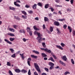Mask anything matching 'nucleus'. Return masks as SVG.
Instances as JSON below:
<instances>
[{
  "label": "nucleus",
  "mask_w": 75,
  "mask_h": 75,
  "mask_svg": "<svg viewBox=\"0 0 75 75\" xmlns=\"http://www.w3.org/2000/svg\"><path fill=\"white\" fill-rule=\"evenodd\" d=\"M55 1L57 3H59L60 2V0H55Z\"/></svg>",
  "instance_id": "obj_51"
},
{
  "label": "nucleus",
  "mask_w": 75,
  "mask_h": 75,
  "mask_svg": "<svg viewBox=\"0 0 75 75\" xmlns=\"http://www.w3.org/2000/svg\"><path fill=\"white\" fill-rule=\"evenodd\" d=\"M4 40L5 41V42H6L8 43V44H12V43H11V42L8 41V40L7 39H5Z\"/></svg>",
  "instance_id": "obj_6"
},
{
  "label": "nucleus",
  "mask_w": 75,
  "mask_h": 75,
  "mask_svg": "<svg viewBox=\"0 0 75 75\" xmlns=\"http://www.w3.org/2000/svg\"><path fill=\"white\" fill-rule=\"evenodd\" d=\"M9 30L11 31H12V32H14V30L13 28H9Z\"/></svg>",
  "instance_id": "obj_30"
},
{
  "label": "nucleus",
  "mask_w": 75,
  "mask_h": 75,
  "mask_svg": "<svg viewBox=\"0 0 75 75\" xmlns=\"http://www.w3.org/2000/svg\"><path fill=\"white\" fill-rule=\"evenodd\" d=\"M65 18L60 19L58 20V21H65Z\"/></svg>",
  "instance_id": "obj_39"
},
{
  "label": "nucleus",
  "mask_w": 75,
  "mask_h": 75,
  "mask_svg": "<svg viewBox=\"0 0 75 75\" xmlns=\"http://www.w3.org/2000/svg\"><path fill=\"white\" fill-rule=\"evenodd\" d=\"M71 63H72V64H73V65H74V64H75V62H74V61L73 59H71Z\"/></svg>",
  "instance_id": "obj_32"
},
{
  "label": "nucleus",
  "mask_w": 75,
  "mask_h": 75,
  "mask_svg": "<svg viewBox=\"0 0 75 75\" xmlns=\"http://www.w3.org/2000/svg\"><path fill=\"white\" fill-rule=\"evenodd\" d=\"M22 32L24 34H25V30L24 29H22Z\"/></svg>",
  "instance_id": "obj_62"
},
{
  "label": "nucleus",
  "mask_w": 75,
  "mask_h": 75,
  "mask_svg": "<svg viewBox=\"0 0 75 75\" xmlns=\"http://www.w3.org/2000/svg\"><path fill=\"white\" fill-rule=\"evenodd\" d=\"M23 41L24 42H26V41L27 40H28V39H26L25 38H23Z\"/></svg>",
  "instance_id": "obj_50"
},
{
  "label": "nucleus",
  "mask_w": 75,
  "mask_h": 75,
  "mask_svg": "<svg viewBox=\"0 0 75 75\" xmlns=\"http://www.w3.org/2000/svg\"><path fill=\"white\" fill-rule=\"evenodd\" d=\"M42 55L43 57H47V55L45 54L44 53H42Z\"/></svg>",
  "instance_id": "obj_19"
},
{
  "label": "nucleus",
  "mask_w": 75,
  "mask_h": 75,
  "mask_svg": "<svg viewBox=\"0 0 75 75\" xmlns=\"http://www.w3.org/2000/svg\"><path fill=\"white\" fill-rule=\"evenodd\" d=\"M22 17L24 19H27V16H24V15H22Z\"/></svg>",
  "instance_id": "obj_36"
},
{
  "label": "nucleus",
  "mask_w": 75,
  "mask_h": 75,
  "mask_svg": "<svg viewBox=\"0 0 75 75\" xmlns=\"http://www.w3.org/2000/svg\"><path fill=\"white\" fill-rule=\"evenodd\" d=\"M13 28H14L16 29V28L17 27V25H13Z\"/></svg>",
  "instance_id": "obj_60"
},
{
  "label": "nucleus",
  "mask_w": 75,
  "mask_h": 75,
  "mask_svg": "<svg viewBox=\"0 0 75 75\" xmlns=\"http://www.w3.org/2000/svg\"><path fill=\"white\" fill-rule=\"evenodd\" d=\"M25 7H26L27 8H30V6L28 5H26L25 6Z\"/></svg>",
  "instance_id": "obj_43"
},
{
  "label": "nucleus",
  "mask_w": 75,
  "mask_h": 75,
  "mask_svg": "<svg viewBox=\"0 0 75 75\" xmlns=\"http://www.w3.org/2000/svg\"><path fill=\"white\" fill-rule=\"evenodd\" d=\"M61 45L62 47H65V44L63 43H61Z\"/></svg>",
  "instance_id": "obj_33"
},
{
  "label": "nucleus",
  "mask_w": 75,
  "mask_h": 75,
  "mask_svg": "<svg viewBox=\"0 0 75 75\" xmlns=\"http://www.w3.org/2000/svg\"><path fill=\"white\" fill-rule=\"evenodd\" d=\"M11 57H12V58H15L16 57V54H14L11 56Z\"/></svg>",
  "instance_id": "obj_45"
},
{
  "label": "nucleus",
  "mask_w": 75,
  "mask_h": 75,
  "mask_svg": "<svg viewBox=\"0 0 75 75\" xmlns=\"http://www.w3.org/2000/svg\"><path fill=\"white\" fill-rule=\"evenodd\" d=\"M65 18L60 19L58 20V21H65Z\"/></svg>",
  "instance_id": "obj_38"
},
{
  "label": "nucleus",
  "mask_w": 75,
  "mask_h": 75,
  "mask_svg": "<svg viewBox=\"0 0 75 75\" xmlns=\"http://www.w3.org/2000/svg\"><path fill=\"white\" fill-rule=\"evenodd\" d=\"M28 74V75H31V71H30V69L29 70Z\"/></svg>",
  "instance_id": "obj_49"
},
{
  "label": "nucleus",
  "mask_w": 75,
  "mask_h": 75,
  "mask_svg": "<svg viewBox=\"0 0 75 75\" xmlns=\"http://www.w3.org/2000/svg\"><path fill=\"white\" fill-rule=\"evenodd\" d=\"M30 62H31L30 61H28V64L30 66H31V65L30 64Z\"/></svg>",
  "instance_id": "obj_42"
},
{
  "label": "nucleus",
  "mask_w": 75,
  "mask_h": 75,
  "mask_svg": "<svg viewBox=\"0 0 75 75\" xmlns=\"http://www.w3.org/2000/svg\"><path fill=\"white\" fill-rule=\"evenodd\" d=\"M49 17H51V16H52V14L51 13H50V14L48 15Z\"/></svg>",
  "instance_id": "obj_63"
},
{
  "label": "nucleus",
  "mask_w": 75,
  "mask_h": 75,
  "mask_svg": "<svg viewBox=\"0 0 75 75\" xmlns=\"http://www.w3.org/2000/svg\"><path fill=\"white\" fill-rule=\"evenodd\" d=\"M59 62L60 64H62V65H64V66H65V64L62 61H61V60H60L59 61Z\"/></svg>",
  "instance_id": "obj_12"
},
{
  "label": "nucleus",
  "mask_w": 75,
  "mask_h": 75,
  "mask_svg": "<svg viewBox=\"0 0 75 75\" xmlns=\"http://www.w3.org/2000/svg\"><path fill=\"white\" fill-rule=\"evenodd\" d=\"M21 12L25 16H26L27 15V13L26 12L24 11H22Z\"/></svg>",
  "instance_id": "obj_24"
},
{
  "label": "nucleus",
  "mask_w": 75,
  "mask_h": 75,
  "mask_svg": "<svg viewBox=\"0 0 75 75\" xmlns=\"http://www.w3.org/2000/svg\"><path fill=\"white\" fill-rule=\"evenodd\" d=\"M54 25L56 26H59V23L58 21H55L54 23Z\"/></svg>",
  "instance_id": "obj_4"
},
{
  "label": "nucleus",
  "mask_w": 75,
  "mask_h": 75,
  "mask_svg": "<svg viewBox=\"0 0 75 75\" xmlns=\"http://www.w3.org/2000/svg\"><path fill=\"white\" fill-rule=\"evenodd\" d=\"M28 12L29 14H33V12L32 10H30L29 11H28Z\"/></svg>",
  "instance_id": "obj_47"
},
{
  "label": "nucleus",
  "mask_w": 75,
  "mask_h": 75,
  "mask_svg": "<svg viewBox=\"0 0 75 75\" xmlns=\"http://www.w3.org/2000/svg\"><path fill=\"white\" fill-rule=\"evenodd\" d=\"M56 47L57 48H58L59 50H64L63 48L60 45H56Z\"/></svg>",
  "instance_id": "obj_5"
},
{
  "label": "nucleus",
  "mask_w": 75,
  "mask_h": 75,
  "mask_svg": "<svg viewBox=\"0 0 75 75\" xmlns=\"http://www.w3.org/2000/svg\"><path fill=\"white\" fill-rule=\"evenodd\" d=\"M7 66H9V67H11V63H10L9 62H7Z\"/></svg>",
  "instance_id": "obj_28"
},
{
  "label": "nucleus",
  "mask_w": 75,
  "mask_h": 75,
  "mask_svg": "<svg viewBox=\"0 0 75 75\" xmlns=\"http://www.w3.org/2000/svg\"><path fill=\"white\" fill-rule=\"evenodd\" d=\"M55 7H62V6H59V5H55Z\"/></svg>",
  "instance_id": "obj_46"
},
{
  "label": "nucleus",
  "mask_w": 75,
  "mask_h": 75,
  "mask_svg": "<svg viewBox=\"0 0 75 75\" xmlns=\"http://www.w3.org/2000/svg\"><path fill=\"white\" fill-rule=\"evenodd\" d=\"M43 30L45 29V24H43L42 26Z\"/></svg>",
  "instance_id": "obj_56"
},
{
  "label": "nucleus",
  "mask_w": 75,
  "mask_h": 75,
  "mask_svg": "<svg viewBox=\"0 0 75 75\" xmlns=\"http://www.w3.org/2000/svg\"><path fill=\"white\" fill-rule=\"evenodd\" d=\"M34 64L35 65V68H36V69L37 71H38L39 72H40V73H41V70H40V69L39 68V67L38 65V64L35 63H34Z\"/></svg>",
  "instance_id": "obj_1"
},
{
  "label": "nucleus",
  "mask_w": 75,
  "mask_h": 75,
  "mask_svg": "<svg viewBox=\"0 0 75 75\" xmlns=\"http://www.w3.org/2000/svg\"><path fill=\"white\" fill-rule=\"evenodd\" d=\"M41 50H44L45 51H46V52H48V53H51V51L50 50H49L47 48L44 49V48H41Z\"/></svg>",
  "instance_id": "obj_2"
},
{
  "label": "nucleus",
  "mask_w": 75,
  "mask_h": 75,
  "mask_svg": "<svg viewBox=\"0 0 75 75\" xmlns=\"http://www.w3.org/2000/svg\"><path fill=\"white\" fill-rule=\"evenodd\" d=\"M17 3H19V0H16V2H14V4L15 6H17L18 7H19V4H17Z\"/></svg>",
  "instance_id": "obj_3"
},
{
  "label": "nucleus",
  "mask_w": 75,
  "mask_h": 75,
  "mask_svg": "<svg viewBox=\"0 0 75 75\" xmlns=\"http://www.w3.org/2000/svg\"><path fill=\"white\" fill-rule=\"evenodd\" d=\"M49 9H51V11H52V12H53L54 10V9L52 7H50L49 8Z\"/></svg>",
  "instance_id": "obj_44"
},
{
  "label": "nucleus",
  "mask_w": 75,
  "mask_h": 75,
  "mask_svg": "<svg viewBox=\"0 0 75 75\" xmlns=\"http://www.w3.org/2000/svg\"><path fill=\"white\" fill-rule=\"evenodd\" d=\"M54 68V66H52L50 67V69L51 70L52 69Z\"/></svg>",
  "instance_id": "obj_48"
},
{
  "label": "nucleus",
  "mask_w": 75,
  "mask_h": 75,
  "mask_svg": "<svg viewBox=\"0 0 75 75\" xmlns=\"http://www.w3.org/2000/svg\"><path fill=\"white\" fill-rule=\"evenodd\" d=\"M15 18H16L17 20H18V17H16V16H14Z\"/></svg>",
  "instance_id": "obj_64"
},
{
  "label": "nucleus",
  "mask_w": 75,
  "mask_h": 75,
  "mask_svg": "<svg viewBox=\"0 0 75 75\" xmlns=\"http://www.w3.org/2000/svg\"><path fill=\"white\" fill-rule=\"evenodd\" d=\"M27 32H30V31L31 30V28H30L29 27H27Z\"/></svg>",
  "instance_id": "obj_22"
},
{
  "label": "nucleus",
  "mask_w": 75,
  "mask_h": 75,
  "mask_svg": "<svg viewBox=\"0 0 75 75\" xmlns=\"http://www.w3.org/2000/svg\"><path fill=\"white\" fill-rule=\"evenodd\" d=\"M42 45L44 48H45V42L42 43Z\"/></svg>",
  "instance_id": "obj_41"
},
{
  "label": "nucleus",
  "mask_w": 75,
  "mask_h": 75,
  "mask_svg": "<svg viewBox=\"0 0 75 75\" xmlns=\"http://www.w3.org/2000/svg\"><path fill=\"white\" fill-rule=\"evenodd\" d=\"M38 6H40V7H42V4L41 2H39L37 4Z\"/></svg>",
  "instance_id": "obj_18"
},
{
  "label": "nucleus",
  "mask_w": 75,
  "mask_h": 75,
  "mask_svg": "<svg viewBox=\"0 0 75 75\" xmlns=\"http://www.w3.org/2000/svg\"><path fill=\"white\" fill-rule=\"evenodd\" d=\"M42 41V39H39L38 40V42L39 43H41V41Z\"/></svg>",
  "instance_id": "obj_52"
},
{
  "label": "nucleus",
  "mask_w": 75,
  "mask_h": 75,
  "mask_svg": "<svg viewBox=\"0 0 75 75\" xmlns=\"http://www.w3.org/2000/svg\"><path fill=\"white\" fill-rule=\"evenodd\" d=\"M68 29L69 30V32L71 33H72V28H71V27L69 26H68Z\"/></svg>",
  "instance_id": "obj_14"
},
{
  "label": "nucleus",
  "mask_w": 75,
  "mask_h": 75,
  "mask_svg": "<svg viewBox=\"0 0 75 75\" xmlns=\"http://www.w3.org/2000/svg\"><path fill=\"white\" fill-rule=\"evenodd\" d=\"M70 2L71 3V4H72L74 3V0H71Z\"/></svg>",
  "instance_id": "obj_61"
},
{
  "label": "nucleus",
  "mask_w": 75,
  "mask_h": 75,
  "mask_svg": "<svg viewBox=\"0 0 75 75\" xmlns=\"http://www.w3.org/2000/svg\"><path fill=\"white\" fill-rule=\"evenodd\" d=\"M37 34L38 36L37 38H40V37H41V34L40 33L38 32Z\"/></svg>",
  "instance_id": "obj_25"
},
{
  "label": "nucleus",
  "mask_w": 75,
  "mask_h": 75,
  "mask_svg": "<svg viewBox=\"0 0 75 75\" xmlns=\"http://www.w3.org/2000/svg\"><path fill=\"white\" fill-rule=\"evenodd\" d=\"M15 71L17 73H19V69H16L15 70Z\"/></svg>",
  "instance_id": "obj_29"
},
{
  "label": "nucleus",
  "mask_w": 75,
  "mask_h": 75,
  "mask_svg": "<svg viewBox=\"0 0 75 75\" xmlns=\"http://www.w3.org/2000/svg\"><path fill=\"white\" fill-rule=\"evenodd\" d=\"M21 72L23 74H25L27 72V71L25 70H24V69H23L21 70Z\"/></svg>",
  "instance_id": "obj_8"
},
{
  "label": "nucleus",
  "mask_w": 75,
  "mask_h": 75,
  "mask_svg": "<svg viewBox=\"0 0 75 75\" xmlns=\"http://www.w3.org/2000/svg\"><path fill=\"white\" fill-rule=\"evenodd\" d=\"M70 74V73L68 71H67L65 72L64 73V74L65 75H67V74Z\"/></svg>",
  "instance_id": "obj_34"
},
{
  "label": "nucleus",
  "mask_w": 75,
  "mask_h": 75,
  "mask_svg": "<svg viewBox=\"0 0 75 75\" xmlns=\"http://www.w3.org/2000/svg\"><path fill=\"white\" fill-rule=\"evenodd\" d=\"M34 75H38V74L36 71L34 72Z\"/></svg>",
  "instance_id": "obj_59"
},
{
  "label": "nucleus",
  "mask_w": 75,
  "mask_h": 75,
  "mask_svg": "<svg viewBox=\"0 0 75 75\" xmlns=\"http://www.w3.org/2000/svg\"><path fill=\"white\" fill-rule=\"evenodd\" d=\"M49 65L50 66H54V64L51 62H49Z\"/></svg>",
  "instance_id": "obj_16"
},
{
  "label": "nucleus",
  "mask_w": 75,
  "mask_h": 75,
  "mask_svg": "<svg viewBox=\"0 0 75 75\" xmlns=\"http://www.w3.org/2000/svg\"><path fill=\"white\" fill-rule=\"evenodd\" d=\"M33 28L35 30H36V31H38L39 30V29L38 28L36 27V26H34L33 27Z\"/></svg>",
  "instance_id": "obj_23"
},
{
  "label": "nucleus",
  "mask_w": 75,
  "mask_h": 75,
  "mask_svg": "<svg viewBox=\"0 0 75 75\" xmlns=\"http://www.w3.org/2000/svg\"><path fill=\"white\" fill-rule=\"evenodd\" d=\"M10 50L11 51V53H14V50H13V49L11 48V49H10Z\"/></svg>",
  "instance_id": "obj_37"
},
{
  "label": "nucleus",
  "mask_w": 75,
  "mask_h": 75,
  "mask_svg": "<svg viewBox=\"0 0 75 75\" xmlns=\"http://www.w3.org/2000/svg\"><path fill=\"white\" fill-rule=\"evenodd\" d=\"M33 52H34V53H35V54H40L39 52H38V51L33 50Z\"/></svg>",
  "instance_id": "obj_15"
},
{
  "label": "nucleus",
  "mask_w": 75,
  "mask_h": 75,
  "mask_svg": "<svg viewBox=\"0 0 75 75\" xmlns=\"http://www.w3.org/2000/svg\"><path fill=\"white\" fill-rule=\"evenodd\" d=\"M62 59L63 61H66L67 60V57H66V55H64L63 56V58H62Z\"/></svg>",
  "instance_id": "obj_7"
},
{
  "label": "nucleus",
  "mask_w": 75,
  "mask_h": 75,
  "mask_svg": "<svg viewBox=\"0 0 75 75\" xmlns=\"http://www.w3.org/2000/svg\"><path fill=\"white\" fill-rule=\"evenodd\" d=\"M72 34L73 36H74V35H75V31H73Z\"/></svg>",
  "instance_id": "obj_58"
},
{
  "label": "nucleus",
  "mask_w": 75,
  "mask_h": 75,
  "mask_svg": "<svg viewBox=\"0 0 75 75\" xmlns=\"http://www.w3.org/2000/svg\"><path fill=\"white\" fill-rule=\"evenodd\" d=\"M49 20V19H48V18H47V17H44V21L45 22L48 21Z\"/></svg>",
  "instance_id": "obj_20"
},
{
  "label": "nucleus",
  "mask_w": 75,
  "mask_h": 75,
  "mask_svg": "<svg viewBox=\"0 0 75 75\" xmlns=\"http://www.w3.org/2000/svg\"><path fill=\"white\" fill-rule=\"evenodd\" d=\"M20 55L21 56L22 59H24L25 58V57H24V53L22 54H20Z\"/></svg>",
  "instance_id": "obj_11"
},
{
  "label": "nucleus",
  "mask_w": 75,
  "mask_h": 75,
  "mask_svg": "<svg viewBox=\"0 0 75 75\" xmlns=\"http://www.w3.org/2000/svg\"><path fill=\"white\" fill-rule=\"evenodd\" d=\"M49 7V4H46L45 6V8H48Z\"/></svg>",
  "instance_id": "obj_26"
},
{
  "label": "nucleus",
  "mask_w": 75,
  "mask_h": 75,
  "mask_svg": "<svg viewBox=\"0 0 75 75\" xmlns=\"http://www.w3.org/2000/svg\"><path fill=\"white\" fill-rule=\"evenodd\" d=\"M44 69L46 72H49V69H48L45 67V68Z\"/></svg>",
  "instance_id": "obj_40"
},
{
  "label": "nucleus",
  "mask_w": 75,
  "mask_h": 75,
  "mask_svg": "<svg viewBox=\"0 0 75 75\" xmlns=\"http://www.w3.org/2000/svg\"><path fill=\"white\" fill-rule=\"evenodd\" d=\"M8 73L10 75H13V73L10 70L9 71Z\"/></svg>",
  "instance_id": "obj_35"
},
{
  "label": "nucleus",
  "mask_w": 75,
  "mask_h": 75,
  "mask_svg": "<svg viewBox=\"0 0 75 75\" xmlns=\"http://www.w3.org/2000/svg\"><path fill=\"white\" fill-rule=\"evenodd\" d=\"M9 9L10 10H12L14 11L15 10V8L11 7V6H10L9 7Z\"/></svg>",
  "instance_id": "obj_21"
},
{
  "label": "nucleus",
  "mask_w": 75,
  "mask_h": 75,
  "mask_svg": "<svg viewBox=\"0 0 75 75\" xmlns=\"http://www.w3.org/2000/svg\"><path fill=\"white\" fill-rule=\"evenodd\" d=\"M67 25H64L63 26V28H64V29H66V28H67Z\"/></svg>",
  "instance_id": "obj_55"
},
{
  "label": "nucleus",
  "mask_w": 75,
  "mask_h": 75,
  "mask_svg": "<svg viewBox=\"0 0 75 75\" xmlns=\"http://www.w3.org/2000/svg\"><path fill=\"white\" fill-rule=\"evenodd\" d=\"M31 57H32V58H35V59H36V58H38V57L37 56H35L34 55H31Z\"/></svg>",
  "instance_id": "obj_9"
},
{
  "label": "nucleus",
  "mask_w": 75,
  "mask_h": 75,
  "mask_svg": "<svg viewBox=\"0 0 75 75\" xmlns=\"http://www.w3.org/2000/svg\"><path fill=\"white\" fill-rule=\"evenodd\" d=\"M28 33H29V34L30 35H32V32L31 31H30L29 32H28Z\"/></svg>",
  "instance_id": "obj_57"
},
{
  "label": "nucleus",
  "mask_w": 75,
  "mask_h": 75,
  "mask_svg": "<svg viewBox=\"0 0 75 75\" xmlns=\"http://www.w3.org/2000/svg\"><path fill=\"white\" fill-rule=\"evenodd\" d=\"M7 35H10V36H12V37H14V36H15V35L14 34L11 33H7Z\"/></svg>",
  "instance_id": "obj_13"
},
{
  "label": "nucleus",
  "mask_w": 75,
  "mask_h": 75,
  "mask_svg": "<svg viewBox=\"0 0 75 75\" xmlns=\"http://www.w3.org/2000/svg\"><path fill=\"white\" fill-rule=\"evenodd\" d=\"M52 56L53 58H54L56 59L57 58L56 56H55L54 54H52Z\"/></svg>",
  "instance_id": "obj_53"
},
{
  "label": "nucleus",
  "mask_w": 75,
  "mask_h": 75,
  "mask_svg": "<svg viewBox=\"0 0 75 75\" xmlns=\"http://www.w3.org/2000/svg\"><path fill=\"white\" fill-rule=\"evenodd\" d=\"M53 28L51 26L50 28V32H52L53 31Z\"/></svg>",
  "instance_id": "obj_31"
},
{
  "label": "nucleus",
  "mask_w": 75,
  "mask_h": 75,
  "mask_svg": "<svg viewBox=\"0 0 75 75\" xmlns=\"http://www.w3.org/2000/svg\"><path fill=\"white\" fill-rule=\"evenodd\" d=\"M37 5L36 4H34L33 6H32V8L33 9H35L37 8Z\"/></svg>",
  "instance_id": "obj_10"
},
{
  "label": "nucleus",
  "mask_w": 75,
  "mask_h": 75,
  "mask_svg": "<svg viewBox=\"0 0 75 75\" xmlns=\"http://www.w3.org/2000/svg\"><path fill=\"white\" fill-rule=\"evenodd\" d=\"M38 32H37V31H35L34 32V34L35 35H36V34H38Z\"/></svg>",
  "instance_id": "obj_54"
},
{
  "label": "nucleus",
  "mask_w": 75,
  "mask_h": 75,
  "mask_svg": "<svg viewBox=\"0 0 75 75\" xmlns=\"http://www.w3.org/2000/svg\"><path fill=\"white\" fill-rule=\"evenodd\" d=\"M48 60H51V61H52V62H55V61H54V59H53L52 57H50V59H48Z\"/></svg>",
  "instance_id": "obj_17"
},
{
  "label": "nucleus",
  "mask_w": 75,
  "mask_h": 75,
  "mask_svg": "<svg viewBox=\"0 0 75 75\" xmlns=\"http://www.w3.org/2000/svg\"><path fill=\"white\" fill-rule=\"evenodd\" d=\"M15 39L14 38H9V40H10L11 41H12V42L13 41H14V40Z\"/></svg>",
  "instance_id": "obj_27"
}]
</instances>
